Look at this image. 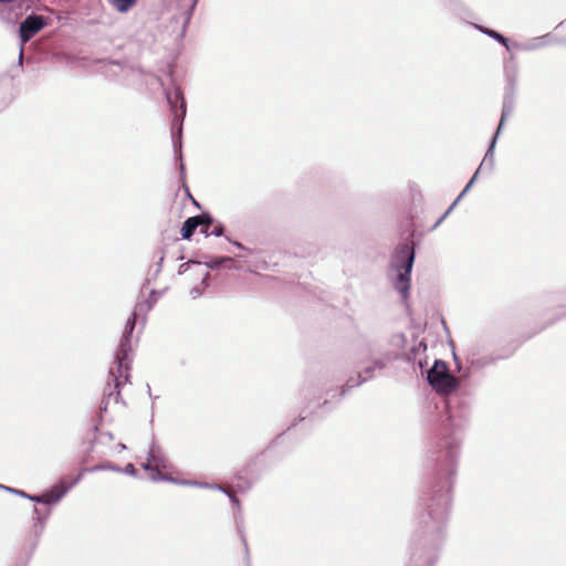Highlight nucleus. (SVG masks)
Listing matches in <instances>:
<instances>
[{
	"label": "nucleus",
	"mask_w": 566,
	"mask_h": 566,
	"mask_svg": "<svg viewBox=\"0 0 566 566\" xmlns=\"http://www.w3.org/2000/svg\"><path fill=\"white\" fill-rule=\"evenodd\" d=\"M451 494L428 486L419 500L405 566H434L444 543Z\"/></svg>",
	"instance_id": "1"
},
{
	"label": "nucleus",
	"mask_w": 566,
	"mask_h": 566,
	"mask_svg": "<svg viewBox=\"0 0 566 566\" xmlns=\"http://www.w3.org/2000/svg\"><path fill=\"white\" fill-rule=\"evenodd\" d=\"M472 401L467 394H457L447 400V415L451 429L449 434L440 437L428 450V463L433 476L428 486H436L451 494L455 482L462 438V430L470 420Z\"/></svg>",
	"instance_id": "2"
},
{
	"label": "nucleus",
	"mask_w": 566,
	"mask_h": 566,
	"mask_svg": "<svg viewBox=\"0 0 566 566\" xmlns=\"http://www.w3.org/2000/svg\"><path fill=\"white\" fill-rule=\"evenodd\" d=\"M156 301L157 298H154L153 301L145 300L138 302L135 305L132 315L128 317L114 355L115 366L111 367L108 373L107 385L104 390V399L102 401L101 409L106 410L112 399H114L115 402H119L122 400L120 388L126 385L130 378V354L133 350L132 335L136 327L137 317L146 315L153 308Z\"/></svg>",
	"instance_id": "3"
},
{
	"label": "nucleus",
	"mask_w": 566,
	"mask_h": 566,
	"mask_svg": "<svg viewBox=\"0 0 566 566\" xmlns=\"http://www.w3.org/2000/svg\"><path fill=\"white\" fill-rule=\"evenodd\" d=\"M395 359L382 340L373 339L358 345L354 352V361L359 373L356 378H349L343 386L340 397L350 389L358 387L377 376Z\"/></svg>",
	"instance_id": "4"
},
{
	"label": "nucleus",
	"mask_w": 566,
	"mask_h": 566,
	"mask_svg": "<svg viewBox=\"0 0 566 566\" xmlns=\"http://www.w3.org/2000/svg\"><path fill=\"white\" fill-rule=\"evenodd\" d=\"M416 258L415 248L408 242L399 243L390 258L388 277L402 302L410 295L411 271Z\"/></svg>",
	"instance_id": "5"
},
{
	"label": "nucleus",
	"mask_w": 566,
	"mask_h": 566,
	"mask_svg": "<svg viewBox=\"0 0 566 566\" xmlns=\"http://www.w3.org/2000/svg\"><path fill=\"white\" fill-rule=\"evenodd\" d=\"M426 379L437 394L443 396H450L460 385L459 378L450 373L447 363L441 359H436L426 371Z\"/></svg>",
	"instance_id": "6"
},
{
	"label": "nucleus",
	"mask_w": 566,
	"mask_h": 566,
	"mask_svg": "<svg viewBox=\"0 0 566 566\" xmlns=\"http://www.w3.org/2000/svg\"><path fill=\"white\" fill-rule=\"evenodd\" d=\"M159 84L163 86L166 101L169 105L174 118L171 122V134L175 148L177 147V138L180 139L182 133V124L186 117V101L179 87L168 88L158 78Z\"/></svg>",
	"instance_id": "7"
},
{
	"label": "nucleus",
	"mask_w": 566,
	"mask_h": 566,
	"mask_svg": "<svg viewBox=\"0 0 566 566\" xmlns=\"http://www.w3.org/2000/svg\"><path fill=\"white\" fill-rule=\"evenodd\" d=\"M49 24V18L31 13L27 15L19 25V36L21 43L29 42L38 32Z\"/></svg>",
	"instance_id": "8"
},
{
	"label": "nucleus",
	"mask_w": 566,
	"mask_h": 566,
	"mask_svg": "<svg viewBox=\"0 0 566 566\" xmlns=\"http://www.w3.org/2000/svg\"><path fill=\"white\" fill-rule=\"evenodd\" d=\"M39 0H0V21L10 23L13 19V11L8 9L9 6L12 8L17 4L20 10L24 9L25 11L31 9H40L35 7V3Z\"/></svg>",
	"instance_id": "9"
},
{
	"label": "nucleus",
	"mask_w": 566,
	"mask_h": 566,
	"mask_svg": "<svg viewBox=\"0 0 566 566\" xmlns=\"http://www.w3.org/2000/svg\"><path fill=\"white\" fill-rule=\"evenodd\" d=\"M214 219L208 212H202L200 214L189 217L185 220L180 234L184 240H189L195 231L200 227V224H213Z\"/></svg>",
	"instance_id": "10"
},
{
	"label": "nucleus",
	"mask_w": 566,
	"mask_h": 566,
	"mask_svg": "<svg viewBox=\"0 0 566 566\" xmlns=\"http://www.w3.org/2000/svg\"><path fill=\"white\" fill-rule=\"evenodd\" d=\"M148 460L149 462H153L156 467V474L153 476L154 481H175L171 478L166 476L160 472V469H167L168 468V460L165 457L164 453H161V450L156 443L153 441L149 451H148Z\"/></svg>",
	"instance_id": "11"
},
{
	"label": "nucleus",
	"mask_w": 566,
	"mask_h": 566,
	"mask_svg": "<svg viewBox=\"0 0 566 566\" xmlns=\"http://www.w3.org/2000/svg\"><path fill=\"white\" fill-rule=\"evenodd\" d=\"M81 480V474L75 478L71 483H65L63 481L53 485L51 489L43 492V496L45 497V505H53L60 502L65 494L77 484Z\"/></svg>",
	"instance_id": "12"
},
{
	"label": "nucleus",
	"mask_w": 566,
	"mask_h": 566,
	"mask_svg": "<svg viewBox=\"0 0 566 566\" xmlns=\"http://www.w3.org/2000/svg\"><path fill=\"white\" fill-rule=\"evenodd\" d=\"M33 514H34V525H33V532L36 537L41 536V534L44 531L45 523L51 514V511L48 509L45 511L40 510L39 507H33Z\"/></svg>",
	"instance_id": "13"
},
{
	"label": "nucleus",
	"mask_w": 566,
	"mask_h": 566,
	"mask_svg": "<svg viewBox=\"0 0 566 566\" xmlns=\"http://www.w3.org/2000/svg\"><path fill=\"white\" fill-rule=\"evenodd\" d=\"M473 25L482 34H485L489 38H491V39L495 40L496 42H499L500 44H502L507 51H511L512 49H514L513 43H510L509 39L505 38L503 34H501L500 32L492 30V29H488L482 25H478V24H473Z\"/></svg>",
	"instance_id": "14"
},
{
	"label": "nucleus",
	"mask_w": 566,
	"mask_h": 566,
	"mask_svg": "<svg viewBox=\"0 0 566 566\" xmlns=\"http://www.w3.org/2000/svg\"><path fill=\"white\" fill-rule=\"evenodd\" d=\"M495 146H496L495 140H490L489 147H488L486 153L482 159V163L480 164L479 168L476 169V170H479V174L483 169H486L489 171L493 170L494 165H495V158H494Z\"/></svg>",
	"instance_id": "15"
},
{
	"label": "nucleus",
	"mask_w": 566,
	"mask_h": 566,
	"mask_svg": "<svg viewBox=\"0 0 566 566\" xmlns=\"http://www.w3.org/2000/svg\"><path fill=\"white\" fill-rule=\"evenodd\" d=\"M199 274H201L200 284L193 286L189 292L192 300H196V298L202 296L205 290L209 286V283H208V280L210 277L209 271H206L203 268H200Z\"/></svg>",
	"instance_id": "16"
},
{
	"label": "nucleus",
	"mask_w": 566,
	"mask_h": 566,
	"mask_svg": "<svg viewBox=\"0 0 566 566\" xmlns=\"http://www.w3.org/2000/svg\"><path fill=\"white\" fill-rule=\"evenodd\" d=\"M202 268L208 271L209 269L214 270L220 268L221 265H224L227 268L229 266V263H232L233 260L230 256H213V258H207L205 261H202Z\"/></svg>",
	"instance_id": "17"
},
{
	"label": "nucleus",
	"mask_w": 566,
	"mask_h": 566,
	"mask_svg": "<svg viewBox=\"0 0 566 566\" xmlns=\"http://www.w3.org/2000/svg\"><path fill=\"white\" fill-rule=\"evenodd\" d=\"M517 74H518V66L515 62L505 66V78H506L507 90L510 92H514V88L516 86V81H517Z\"/></svg>",
	"instance_id": "18"
},
{
	"label": "nucleus",
	"mask_w": 566,
	"mask_h": 566,
	"mask_svg": "<svg viewBox=\"0 0 566 566\" xmlns=\"http://www.w3.org/2000/svg\"><path fill=\"white\" fill-rule=\"evenodd\" d=\"M548 38H549V34H545L542 36L534 38L532 43H528L525 45H521L518 43H513V46L515 50L532 51V50H535L537 48H542V46H545L546 44H548Z\"/></svg>",
	"instance_id": "19"
},
{
	"label": "nucleus",
	"mask_w": 566,
	"mask_h": 566,
	"mask_svg": "<svg viewBox=\"0 0 566 566\" xmlns=\"http://www.w3.org/2000/svg\"><path fill=\"white\" fill-rule=\"evenodd\" d=\"M513 93L514 92H506V94L504 96L501 117L506 118V119L512 115L513 109H514Z\"/></svg>",
	"instance_id": "20"
},
{
	"label": "nucleus",
	"mask_w": 566,
	"mask_h": 566,
	"mask_svg": "<svg viewBox=\"0 0 566 566\" xmlns=\"http://www.w3.org/2000/svg\"><path fill=\"white\" fill-rule=\"evenodd\" d=\"M137 1L138 0H112V4L119 13H126L137 3Z\"/></svg>",
	"instance_id": "21"
},
{
	"label": "nucleus",
	"mask_w": 566,
	"mask_h": 566,
	"mask_svg": "<svg viewBox=\"0 0 566 566\" xmlns=\"http://www.w3.org/2000/svg\"><path fill=\"white\" fill-rule=\"evenodd\" d=\"M496 360H497V358H495V357L485 356V357H481V358L472 360L471 365L474 368L481 369V368H484V367H486L489 365L494 364Z\"/></svg>",
	"instance_id": "22"
},
{
	"label": "nucleus",
	"mask_w": 566,
	"mask_h": 566,
	"mask_svg": "<svg viewBox=\"0 0 566 566\" xmlns=\"http://www.w3.org/2000/svg\"><path fill=\"white\" fill-rule=\"evenodd\" d=\"M192 268H198V272L200 273V268H202L201 260H189L188 262L182 263L179 266L178 274H184V273L190 271V269H192Z\"/></svg>",
	"instance_id": "23"
},
{
	"label": "nucleus",
	"mask_w": 566,
	"mask_h": 566,
	"mask_svg": "<svg viewBox=\"0 0 566 566\" xmlns=\"http://www.w3.org/2000/svg\"><path fill=\"white\" fill-rule=\"evenodd\" d=\"M479 176V170H476L474 172V175L472 176V178L470 179V181L467 184V186L464 187V189L461 191V193L458 196V198L453 201V203L449 207V211H452V209L457 206V203L462 199V197L467 193V191L469 189H471L472 185L474 184V181L476 180Z\"/></svg>",
	"instance_id": "24"
},
{
	"label": "nucleus",
	"mask_w": 566,
	"mask_h": 566,
	"mask_svg": "<svg viewBox=\"0 0 566 566\" xmlns=\"http://www.w3.org/2000/svg\"><path fill=\"white\" fill-rule=\"evenodd\" d=\"M88 472H97V471H115V472H122V469L113 463H105V464H97L90 469H87Z\"/></svg>",
	"instance_id": "25"
},
{
	"label": "nucleus",
	"mask_w": 566,
	"mask_h": 566,
	"mask_svg": "<svg viewBox=\"0 0 566 566\" xmlns=\"http://www.w3.org/2000/svg\"><path fill=\"white\" fill-rule=\"evenodd\" d=\"M426 350H427V344L423 340H420L417 345L411 347L410 353L407 354V360L408 361L411 360V355H413V358H416V356L419 353H424Z\"/></svg>",
	"instance_id": "26"
},
{
	"label": "nucleus",
	"mask_w": 566,
	"mask_h": 566,
	"mask_svg": "<svg viewBox=\"0 0 566 566\" xmlns=\"http://www.w3.org/2000/svg\"><path fill=\"white\" fill-rule=\"evenodd\" d=\"M235 525H237L238 534L240 535V538H241V541L243 543V546H244L245 551H248V543H247L245 534H244V531H243V518H242V516H235Z\"/></svg>",
	"instance_id": "27"
},
{
	"label": "nucleus",
	"mask_w": 566,
	"mask_h": 566,
	"mask_svg": "<svg viewBox=\"0 0 566 566\" xmlns=\"http://www.w3.org/2000/svg\"><path fill=\"white\" fill-rule=\"evenodd\" d=\"M9 92V83L0 84V109L6 107L9 104V98L7 97Z\"/></svg>",
	"instance_id": "28"
},
{
	"label": "nucleus",
	"mask_w": 566,
	"mask_h": 566,
	"mask_svg": "<svg viewBox=\"0 0 566 566\" xmlns=\"http://www.w3.org/2000/svg\"><path fill=\"white\" fill-rule=\"evenodd\" d=\"M214 488L220 490L221 492L226 493L229 496L231 503L237 506L238 513L241 512L240 501L233 493L227 491L224 488H222L221 485H218V484H216Z\"/></svg>",
	"instance_id": "29"
},
{
	"label": "nucleus",
	"mask_w": 566,
	"mask_h": 566,
	"mask_svg": "<svg viewBox=\"0 0 566 566\" xmlns=\"http://www.w3.org/2000/svg\"><path fill=\"white\" fill-rule=\"evenodd\" d=\"M212 226L214 227L212 230H210V235L219 238L224 234V226L221 222L214 220V223Z\"/></svg>",
	"instance_id": "30"
},
{
	"label": "nucleus",
	"mask_w": 566,
	"mask_h": 566,
	"mask_svg": "<svg viewBox=\"0 0 566 566\" xmlns=\"http://www.w3.org/2000/svg\"><path fill=\"white\" fill-rule=\"evenodd\" d=\"M1 489L7 491V492H10L12 494H15V495H18L20 497H23V499H27V496H28V493L22 491V490L13 489V488L6 486V485H2Z\"/></svg>",
	"instance_id": "31"
},
{
	"label": "nucleus",
	"mask_w": 566,
	"mask_h": 566,
	"mask_svg": "<svg viewBox=\"0 0 566 566\" xmlns=\"http://www.w3.org/2000/svg\"><path fill=\"white\" fill-rule=\"evenodd\" d=\"M505 122H506V118H503V117L500 118L497 128H496L494 135L492 136L491 140H495V143L497 142V138L505 126Z\"/></svg>",
	"instance_id": "32"
},
{
	"label": "nucleus",
	"mask_w": 566,
	"mask_h": 566,
	"mask_svg": "<svg viewBox=\"0 0 566 566\" xmlns=\"http://www.w3.org/2000/svg\"><path fill=\"white\" fill-rule=\"evenodd\" d=\"M505 122H506V118H503V117L500 118L497 128H496L494 135L492 136L491 140H495V143L497 142V138L505 126Z\"/></svg>",
	"instance_id": "33"
},
{
	"label": "nucleus",
	"mask_w": 566,
	"mask_h": 566,
	"mask_svg": "<svg viewBox=\"0 0 566 566\" xmlns=\"http://www.w3.org/2000/svg\"><path fill=\"white\" fill-rule=\"evenodd\" d=\"M27 499L33 503L45 504V497L43 496V493L39 494V495H33V494L28 493Z\"/></svg>",
	"instance_id": "34"
},
{
	"label": "nucleus",
	"mask_w": 566,
	"mask_h": 566,
	"mask_svg": "<svg viewBox=\"0 0 566 566\" xmlns=\"http://www.w3.org/2000/svg\"><path fill=\"white\" fill-rule=\"evenodd\" d=\"M122 472H124V473H126L128 475H132V476H136L137 475V470L134 467V464H132V463L126 464L125 468L122 470Z\"/></svg>",
	"instance_id": "35"
},
{
	"label": "nucleus",
	"mask_w": 566,
	"mask_h": 566,
	"mask_svg": "<svg viewBox=\"0 0 566 566\" xmlns=\"http://www.w3.org/2000/svg\"><path fill=\"white\" fill-rule=\"evenodd\" d=\"M164 259H165V254H164V251H163V252H161V255L159 256V260H158V263H157L156 270H155V272H154V279H155V277L160 273L161 268H163Z\"/></svg>",
	"instance_id": "36"
},
{
	"label": "nucleus",
	"mask_w": 566,
	"mask_h": 566,
	"mask_svg": "<svg viewBox=\"0 0 566 566\" xmlns=\"http://www.w3.org/2000/svg\"><path fill=\"white\" fill-rule=\"evenodd\" d=\"M563 311L558 314H556L549 322V325L551 324H554L555 322L566 317V306H562Z\"/></svg>",
	"instance_id": "37"
},
{
	"label": "nucleus",
	"mask_w": 566,
	"mask_h": 566,
	"mask_svg": "<svg viewBox=\"0 0 566 566\" xmlns=\"http://www.w3.org/2000/svg\"><path fill=\"white\" fill-rule=\"evenodd\" d=\"M142 468L145 470V471H154L156 473V467L154 465L153 462H149V460L147 459V462L144 463L142 465Z\"/></svg>",
	"instance_id": "38"
},
{
	"label": "nucleus",
	"mask_w": 566,
	"mask_h": 566,
	"mask_svg": "<svg viewBox=\"0 0 566 566\" xmlns=\"http://www.w3.org/2000/svg\"><path fill=\"white\" fill-rule=\"evenodd\" d=\"M227 241H229L230 243H232L234 247H237L238 249H241V250H247V248L239 241H233L231 240L229 237H226Z\"/></svg>",
	"instance_id": "39"
},
{
	"label": "nucleus",
	"mask_w": 566,
	"mask_h": 566,
	"mask_svg": "<svg viewBox=\"0 0 566 566\" xmlns=\"http://www.w3.org/2000/svg\"><path fill=\"white\" fill-rule=\"evenodd\" d=\"M210 226L211 224H200V227H201L200 232L203 233L206 237L210 235V230H209Z\"/></svg>",
	"instance_id": "40"
},
{
	"label": "nucleus",
	"mask_w": 566,
	"mask_h": 566,
	"mask_svg": "<svg viewBox=\"0 0 566 566\" xmlns=\"http://www.w3.org/2000/svg\"><path fill=\"white\" fill-rule=\"evenodd\" d=\"M451 211H449V209L440 217V219L436 222V224L433 226V229L437 228L443 220L444 218L450 213Z\"/></svg>",
	"instance_id": "41"
},
{
	"label": "nucleus",
	"mask_w": 566,
	"mask_h": 566,
	"mask_svg": "<svg viewBox=\"0 0 566 566\" xmlns=\"http://www.w3.org/2000/svg\"><path fill=\"white\" fill-rule=\"evenodd\" d=\"M451 211H449V209L440 217V219L436 222V224L433 226V229L437 228L443 220L444 218L450 213Z\"/></svg>",
	"instance_id": "42"
},
{
	"label": "nucleus",
	"mask_w": 566,
	"mask_h": 566,
	"mask_svg": "<svg viewBox=\"0 0 566 566\" xmlns=\"http://www.w3.org/2000/svg\"><path fill=\"white\" fill-rule=\"evenodd\" d=\"M196 3H197V0H192L191 1V4H190V8H189V12H188V17H187L186 22L189 20L190 15H191V11L193 10Z\"/></svg>",
	"instance_id": "43"
},
{
	"label": "nucleus",
	"mask_w": 566,
	"mask_h": 566,
	"mask_svg": "<svg viewBox=\"0 0 566 566\" xmlns=\"http://www.w3.org/2000/svg\"><path fill=\"white\" fill-rule=\"evenodd\" d=\"M190 271H191V273H192L193 275H196V276H200V277H201V274H199V272H198V268H192V269H190Z\"/></svg>",
	"instance_id": "44"
},
{
	"label": "nucleus",
	"mask_w": 566,
	"mask_h": 566,
	"mask_svg": "<svg viewBox=\"0 0 566 566\" xmlns=\"http://www.w3.org/2000/svg\"><path fill=\"white\" fill-rule=\"evenodd\" d=\"M180 172L184 176V174H185V165H184V163H180Z\"/></svg>",
	"instance_id": "45"
},
{
	"label": "nucleus",
	"mask_w": 566,
	"mask_h": 566,
	"mask_svg": "<svg viewBox=\"0 0 566 566\" xmlns=\"http://www.w3.org/2000/svg\"><path fill=\"white\" fill-rule=\"evenodd\" d=\"M147 390H148L149 397H150L151 399H156V398H157V397H153V396H151V391H150V386H149V385H147Z\"/></svg>",
	"instance_id": "46"
},
{
	"label": "nucleus",
	"mask_w": 566,
	"mask_h": 566,
	"mask_svg": "<svg viewBox=\"0 0 566 566\" xmlns=\"http://www.w3.org/2000/svg\"><path fill=\"white\" fill-rule=\"evenodd\" d=\"M558 300H559V301H564V300H566V294H560V295L558 296Z\"/></svg>",
	"instance_id": "47"
},
{
	"label": "nucleus",
	"mask_w": 566,
	"mask_h": 566,
	"mask_svg": "<svg viewBox=\"0 0 566 566\" xmlns=\"http://www.w3.org/2000/svg\"><path fill=\"white\" fill-rule=\"evenodd\" d=\"M418 365H419V368H420V369H422V368H423L424 363H423L421 359H419Z\"/></svg>",
	"instance_id": "48"
},
{
	"label": "nucleus",
	"mask_w": 566,
	"mask_h": 566,
	"mask_svg": "<svg viewBox=\"0 0 566 566\" xmlns=\"http://www.w3.org/2000/svg\"><path fill=\"white\" fill-rule=\"evenodd\" d=\"M150 295H151V296H153V295H154V296H157V292H156L155 290H151V291H150Z\"/></svg>",
	"instance_id": "49"
},
{
	"label": "nucleus",
	"mask_w": 566,
	"mask_h": 566,
	"mask_svg": "<svg viewBox=\"0 0 566 566\" xmlns=\"http://www.w3.org/2000/svg\"><path fill=\"white\" fill-rule=\"evenodd\" d=\"M19 56H20L19 59L21 61L22 60V49L20 50Z\"/></svg>",
	"instance_id": "50"
},
{
	"label": "nucleus",
	"mask_w": 566,
	"mask_h": 566,
	"mask_svg": "<svg viewBox=\"0 0 566 566\" xmlns=\"http://www.w3.org/2000/svg\"><path fill=\"white\" fill-rule=\"evenodd\" d=\"M113 65H117L119 66V63L118 62H112Z\"/></svg>",
	"instance_id": "51"
}]
</instances>
